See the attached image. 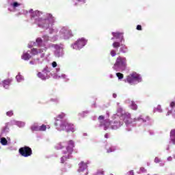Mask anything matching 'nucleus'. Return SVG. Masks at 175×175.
<instances>
[{"mask_svg":"<svg viewBox=\"0 0 175 175\" xmlns=\"http://www.w3.org/2000/svg\"><path fill=\"white\" fill-rule=\"evenodd\" d=\"M125 81L131 85H133L136 83H142V77L137 72H133L126 77Z\"/></svg>","mask_w":175,"mask_h":175,"instance_id":"f257e3e1","label":"nucleus"},{"mask_svg":"<svg viewBox=\"0 0 175 175\" xmlns=\"http://www.w3.org/2000/svg\"><path fill=\"white\" fill-rule=\"evenodd\" d=\"M113 66L116 70H125L126 69V58L121 56L118 57Z\"/></svg>","mask_w":175,"mask_h":175,"instance_id":"f03ea898","label":"nucleus"},{"mask_svg":"<svg viewBox=\"0 0 175 175\" xmlns=\"http://www.w3.org/2000/svg\"><path fill=\"white\" fill-rule=\"evenodd\" d=\"M59 131H65L66 132L69 133V132L73 133L76 130L75 129V124L69 123V122L64 120L60 124Z\"/></svg>","mask_w":175,"mask_h":175,"instance_id":"7ed1b4c3","label":"nucleus"},{"mask_svg":"<svg viewBox=\"0 0 175 175\" xmlns=\"http://www.w3.org/2000/svg\"><path fill=\"white\" fill-rule=\"evenodd\" d=\"M68 146L66 148L67 151L64 152V155L62 157V159H68L70 158L72 152H73V147H75V142L72 140H70L68 142Z\"/></svg>","mask_w":175,"mask_h":175,"instance_id":"20e7f679","label":"nucleus"},{"mask_svg":"<svg viewBox=\"0 0 175 175\" xmlns=\"http://www.w3.org/2000/svg\"><path fill=\"white\" fill-rule=\"evenodd\" d=\"M20 155L24 157L25 158H28L32 155V148L29 146H23L18 150Z\"/></svg>","mask_w":175,"mask_h":175,"instance_id":"39448f33","label":"nucleus"},{"mask_svg":"<svg viewBox=\"0 0 175 175\" xmlns=\"http://www.w3.org/2000/svg\"><path fill=\"white\" fill-rule=\"evenodd\" d=\"M86 43L87 40L85 39L80 38L72 45V48L75 50H80V49H83V47H84Z\"/></svg>","mask_w":175,"mask_h":175,"instance_id":"423d86ee","label":"nucleus"},{"mask_svg":"<svg viewBox=\"0 0 175 175\" xmlns=\"http://www.w3.org/2000/svg\"><path fill=\"white\" fill-rule=\"evenodd\" d=\"M114 118L113 125H112L111 128L112 129H118L122 125V121H121V118L118 114L115 115Z\"/></svg>","mask_w":175,"mask_h":175,"instance_id":"0eeeda50","label":"nucleus"},{"mask_svg":"<svg viewBox=\"0 0 175 175\" xmlns=\"http://www.w3.org/2000/svg\"><path fill=\"white\" fill-rule=\"evenodd\" d=\"M61 33L63 34L64 39H69V38L73 36V34H72V31L66 29L65 28L62 29Z\"/></svg>","mask_w":175,"mask_h":175,"instance_id":"6e6552de","label":"nucleus"},{"mask_svg":"<svg viewBox=\"0 0 175 175\" xmlns=\"http://www.w3.org/2000/svg\"><path fill=\"white\" fill-rule=\"evenodd\" d=\"M121 118L125 124H131V115L129 113H122Z\"/></svg>","mask_w":175,"mask_h":175,"instance_id":"1a4fd4ad","label":"nucleus"},{"mask_svg":"<svg viewBox=\"0 0 175 175\" xmlns=\"http://www.w3.org/2000/svg\"><path fill=\"white\" fill-rule=\"evenodd\" d=\"M79 168L78 170L79 173H81V172H84V170H87V167L88 166L87 165V163H84V161H81L79 164Z\"/></svg>","mask_w":175,"mask_h":175,"instance_id":"9d476101","label":"nucleus"},{"mask_svg":"<svg viewBox=\"0 0 175 175\" xmlns=\"http://www.w3.org/2000/svg\"><path fill=\"white\" fill-rule=\"evenodd\" d=\"M110 125H111V122H110L109 120H105L100 122V126H105V131H106V129H107Z\"/></svg>","mask_w":175,"mask_h":175,"instance_id":"9b49d317","label":"nucleus"},{"mask_svg":"<svg viewBox=\"0 0 175 175\" xmlns=\"http://www.w3.org/2000/svg\"><path fill=\"white\" fill-rule=\"evenodd\" d=\"M12 79H7L2 81V85L4 88H9V85H10V83H12Z\"/></svg>","mask_w":175,"mask_h":175,"instance_id":"f8f14e48","label":"nucleus"},{"mask_svg":"<svg viewBox=\"0 0 175 175\" xmlns=\"http://www.w3.org/2000/svg\"><path fill=\"white\" fill-rule=\"evenodd\" d=\"M43 53V49H35V48H33L31 50V54H32V55H38V54H40Z\"/></svg>","mask_w":175,"mask_h":175,"instance_id":"ddd939ff","label":"nucleus"},{"mask_svg":"<svg viewBox=\"0 0 175 175\" xmlns=\"http://www.w3.org/2000/svg\"><path fill=\"white\" fill-rule=\"evenodd\" d=\"M112 35L114 38H116V39H120V38H121L120 42H122V40H124V36H122V33H119V32H113Z\"/></svg>","mask_w":175,"mask_h":175,"instance_id":"4468645a","label":"nucleus"},{"mask_svg":"<svg viewBox=\"0 0 175 175\" xmlns=\"http://www.w3.org/2000/svg\"><path fill=\"white\" fill-rule=\"evenodd\" d=\"M38 77H40V79H42V80H46V79L47 77V74H46V72H44V70L42 71V72H38Z\"/></svg>","mask_w":175,"mask_h":175,"instance_id":"2eb2a0df","label":"nucleus"},{"mask_svg":"<svg viewBox=\"0 0 175 175\" xmlns=\"http://www.w3.org/2000/svg\"><path fill=\"white\" fill-rule=\"evenodd\" d=\"M31 57L32 56H31V55H29V53H25L21 56V58H22V59H24L25 61H28V59H31Z\"/></svg>","mask_w":175,"mask_h":175,"instance_id":"dca6fc26","label":"nucleus"},{"mask_svg":"<svg viewBox=\"0 0 175 175\" xmlns=\"http://www.w3.org/2000/svg\"><path fill=\"white\" fill-rule=\"evenodd\" d=\"M170 139H171V142H172L173 144H175V129H172L170 131Z\"/></svg>","mask_w":175,"mask_h":175,"instance_id":"f3484780","label":"nucleus"},{"mask_svg":"<svg viewBox=\"0 0 175 175\" xmlns=\"http://www.w3.org/2000/svg\"><path fill=\"white\" fill-rule=\"evenodd\" d=\"M40 16H42V12L40 11H36L31 14V17H33V18L36 17H40Z\"/></svg>","mask_w":175,"mask_h":175,"instance_id":"a211bd4d","label":"nucleus"},{"mask_svg":"<svg viewBox=\"0 0 175 175\" xmlns=\"http://www.w3.org/2000/svg\"><path fill=\"white\" fill-rule=\"evenodd\" d=\"M58 55L57 57H62L64 55V48L61 47L57 50Z\"/></svg>","mask_w":175,"mask_h":175,"instance_id":"6ab92c4d","label":"nucleus"},{"mask_svg":"<svg viewBox=\"0 0 175 175\" xmlns=\"http://www.w3.org/2000/svg\"><path fill=\"white\" fill-rule=\"evenodd\" d=\"M16 79L18 82L23 81V80H24V77H23V75H21L20 73L16 75Z\"/></svg>","mask_w":175,"mask_h":175,"instance_id":"aec40b11","label":"nucleus"},{"mask_svg":"<svg viewBox=\"0 0 175 175\" xmlns=\"http://www.w3.org/2000/svg\"><path fill=\"white\" fill-rule=\"evenodd\" d=\"M21 4L20 3H18V2H14L12 3H11V6H12V8L14 9H16V8H18V6H21Z\"/></svg>","mask_w":175,"mask_h":175,"instance_id":"412c9836","label":"nucleus"},{"mask_svg":"<svg viewBox=\"0 0 175 175\" xmlns=\"http://www.w3.org/2000/svg\"><path fill=\"white\" fill-rule=\"evenodd\" d=\"M131 108L132 109V110H137V105H136L134 101H131Z\"/></svg>","mask_w":175,"mask_h":175,"instance_id":"4be33fe9","label":"nucleus"},{"mask_svg":"<svg viewBox=\"0 0 175 175\" xmlns=\"http://www.w3.org/2000/svg\"><path fill=\"white\" fill-rule=\"evenodd\" d=\"M31 130L34 131L36 132H39L40 131V126L38 125H33L31 126Z\"/></svg>","mask_w":175,"mask_h":175,"instance_id":"5701e85b","label":"nucleus"},{"mask_svg":"<svg viewBox=\"0 0 175 175\" xmlns=\"http://www.w3.org/2000/svg\"><path fill=\"white\" fill-rule=\"evenodd\" d=\"M112 46H113V49H118V47H120V46H121V44L118 42H115L112 44Z\"/></svg>","mask_w":175,"mask_h":175,"instance_id":"b1692460","label":"nucleus"},{"mask_svg":"<svg viewBox=\"0 0 175 175\" xmlns=\"http://www.w3.org/2000/svg\"><path fill=\"white\" fill-rule=\"evenodd\" d=\"M1 143L3 146H6L8 144V140L5 137H2L1 139Z\"/></svg>","mask_w":175,"mask_h":175,"instance_id":"393cba45","label":"nucleus"},{"mask_svg":"<svg viewBox=\"0 0 175 175\" xmlns=\"http://www.w3.org/2000/svg\"><path fill=\"white\" fill-rule=\"evenodd\" d=\"M65 117V113H62L59 115L57 116V117L56 118V121H59V120L57 118H59V120H62Z\"/></svg>","mask_w":175,"mask_h":175,"instance_id":"a878e982","label":"nucleus"},{"mask_svg":"<svg viewBox=\"0 0 175 175\" xmlns=\"http://www.w3.org/2000/svg\"><path fill=\"white\" fill-rule=\"evenodd\" d=\"M36 43L38 44V46H42V43H43V40L42 38H38L36 39Z\"/></svg>","mask_w":175,"mask_h":175,"instance_id":"bb28decb","label":"nucleus"},{"mask_svg":"<svg viewBox=\"0 0 175 175\" xmlns=\"http://www.w3.org/2000/svg\"><path fill=\"white\" fill-rule=\"evenodd\" d=\"M116 76L119 79V80H122V79H124V74L121 72H117Z\"/></svg>","mask_w":175,"mask_h":175,"instance_id":"cd10ccee","label":"nucleus"},{"mask_svg":"<svg viewBox=\"0 0 175 175\" xmlns=\"http://www.w3.org/2000/svg\"><path fill=\"white\" fill-rule=\"evenodd\" d=\"M47 129V126L44 124H42V126H40V132H43Z\"/></svg>","mask_w":175,"mask_h":175,"instance_id":"c85d7f7f","label":"nucleus"},{"mask_svg":"<svg viewBox=\"0 0 175 175\" xmlns=\"http://www.w3.org/2000/svg\"><path fill=\"white\" fill-rule=\"evenodd\" d=\"M63 148H64V145L62 144V143H59L56 146L57 150H62Z\"/></svg>","mask_w":175,"mask_h":175,"instance_id":"c756f323","label":"nucleus"},{"mask_svg":"<svg viewBox=\"0 0 175 175\" xmlns=\"http://www.w3.org/2000/svg\"><path fill=\"white\" fill-rule=\"evenodd\" d=\"M110 55H111V57H116V55H117V52L116 51V50L113 49L111 51Z\"/></svg>","mask_w":175,"mask_h":175,"instance_id":"7c9ffc66","label":"nucleus"},{"mask_svg":"<svg viewBox=\"0 0 175 175\" xmlns=\"http://www.w3.org/2000/svg\"><path fill=\"white\" fill-rule=\"evenodd\" d=\"M96 175H105V172H103V170H99L97 172Z\"/></svg>","mask_w":175,"mask_h":175,"instance_id":"2f4dec72","label":"nucleus"},{"mask_svg":"<svg viewBox=\"0 0 175 175\" xmlns=\"http://www.w3.org/2000/svg\"><path fill=\"white\" fill-rule=\"evenodd\" d=\"M37 21H42V23H48L49 22V20L47 19H44V20H42V18H38V19H37Z\"/></svg>","mask_w":175,"mask_h":175,"instance_id":"473e14b6","label":"nucleus"},{"mask_svg":"<svg viewBox=\"0 0 175 175\" xmlns=\"http://www.w3.org/2000/svg\"><path fill=\"white\" fill-rule=\"evenodd\" d=\"M126 49V46H125V45H124L123 46H122V47L120 48V51H121L122 53H126V51H125Z\"/></svg>","mask_w":175,"mask_h":175,"instance_id":"72a5a7b5","label":"nucleus"},{"mask_svg":"<svg viewBox=\"0 0 175 175\" xmlns=\"http://www.w3.org/2000/svg\"><path fill=\"white\" fill-rule=\"evenodd\" d=\"M113 151H116V148L111 147L107 150V152H113Z\"/></svg>","mask_w":175,"mask_h":175,"instance_id":"f704fd0d","label":"nucleus"},{"mask_svg":"<svg viewBox=\"0 0 175 175\" xmlns=\"http://www.w3.org/2000/svg\"><path fill=\"white\" fill-rule=\"evenodd\" d=\"M7 116H8V117H12V116H13V111H9L6 113Z\"/></svg>","mask_w":175,"mask_h":175,"instance_id":"c9c22d12","label":"nucleus"},{"mask_svg":"<svg viewBox=\"0 0 175 175\" xmlns=\"http://www.w3.org/2000/svg\"><path fill=\"white\" fill-rule=\"evenodd\" d=\"M98 120L99 121H102V120H105V116L101 115V116H98Z\"/></svg>","mask_w":175,"mask_h":175,"instance_id":"e433bc0d","label":"nucleus"},{"mask_svg":"<svg viewBox=\"0 0 175 175\" xmlns=\"http://www.w3.org/2000/svg\"><path fill=\"white\" fill-rule=\"evenodd\" d=\"M52 66H53V68H57V62H53Z\"/></svg>","mask_w":175,"mask_h":175,"instance_id":"4c0bfd02","label":"nucleus"},{"mask_svg":"<svg viewBox=\"0 0 175 175\" xmlns=\"http://www.w3.org/2000/svg\"><path fill=\"white\" fill-rule=\"evenodd\" d=\"M137 31H142V25H138L137 26Z\"/></svg>","mask_w":175,"mask_h":175,"instance_id":"58836bf2","label":"nucleus"},{"mask_svg":"<svg viewBox=\"0 0 175 175\" xmlns=\"http://www.w3.org/2000/svg\"><path fill=\"white\" fill-rule=\"evenodd\" d=\"M49 17L52 20V21H54V17H53V15L51 14H49Z\"/></svg>","mask_w":175,"mask_h":175,"instance_id":"ea45409f","label":"nucleus"},{"mask_svg":"<svg viewBox=\"0 0 175 175\" xmlns=\"http://www.w3.org/2000/svg\"><path fill=\"white\" fill-rule=\"evenodd\" d=\"M170 106L171 107H174L175 106V103L174 101H172L171 103H170Z\"/></svg>","mask_w":175,"mask_h":175,"instance_id":"a19ab883","label":"nucleus"},{"mask_svg":"<svg viewBox=\"0 0 175 175\" xmlns=\"http://www.w3.org/2000/svg\"><path fill=\"white\" fill-rule=\"evenodd\" d=\"M78 2H82V3H85V0H77Z\"/></svg>","mask_w":175,"mask_h":175,"instance_id":"79ce46f5","label":"nucleus"},{"mask_svg":"<svg viewBox=\"0 0 175 175\" xmlns=\"http://www.w3.org/2000/svg\"><path fill=\"white\" fill-rule=\"evenodd\" d=\"M154 162H156V163H158V162H159V159L155 158Z\"/></svg>","mask_w":175,"mask_h":175,"instance_id":"37998d69","label":"nucleus"},{"mask_svg":"<svg viewBox=\"0 0 175 175\" xmlns=\"http://www.w3.org/2000/svg\"><path fill=\"white\" fill-rule=\"evenodd\" d=\"M105 139H109V134L106 133L105 135Z\"/></svg>","mask_w":175,"mask_h":175,"instance_id":"c03bdc74","label":"nucleus"},{"mask_svg":"<svg viewBox=\"0 0 175 175\" xmlns=\"http://www.w3.org/2000/svg\"><path fill=\"white\" fill-rule=\"evenodd\" d=\"M113 98H117V95H116V94H113Z\"/></svg>","mask_w":175,"mask_h":175,"instance_id":"a18cd8bd","label":"nucleus"},{"mask_svg":"<svg viewBox=\"0 0 175 175\" xmlns=\"http://www.w3.org/2000/svg\"><path fill=\"white\" fill-rule=\"evenodd\" d=\"M40 24V25H42V27H46V25H44V24H42V23H39Z\"/></svg>","mask_w":175,"mask_h":175,"instance_id":"49530a36","label":"nucleus"},{"mask_svg":"<svg viewBox=\"0 0 175 175\" xmlns=\"http://www.w3.org/2000/svg\"><path fill=\"white\" fill-rule=\"evenodd\" d=\"M55 126H58V123L55 122Z\"/></svg>","mask_w":175,"mask_h":175,"instance_id":"de8ad7c7","label":"nucleus"},{"mask_svg":"<svg viewBox=\"0 0 175 175\" xmlns=\"http://www.w3.org/2000/svg\"><path fill=\"white\" fill-rule=\"evenodd\" d=\"M30 64H31V65H33V62H30Z\"/></svg>","mask_w":175,"mask_h":175,"instance_id":"09e8293b","label":"nucleus"},{"mask_svg":"<svg viewBox=\"0 0 175 175\" xmlns=\"http://www.w3.org/2000/svg\"><path fill=\"white\" fill-rule=\"evenodd\" d=\"M87 173H88V172H87V171H86V172H85V174H87Z\"/></svg>","mask_w":175,"mask_h":175,"instance_id":"8fccbe9b","label":"nucleus"},{"mask_svg":"<svg viewBox=\"0 0 175 175\" xmlns=\"http://www.w3.org/2000/svg\"><path fill=\"white\" fill-rule=\"evenodd\" d=\"M77 5V3H75V6Z\"/></svg>","mask_w":175,"mask_h":175,"instance_id":"3c124183","label":"nucleus"},{"mask_svg":"<svg viewBox=\"0 0 175 175\" xmlns=\"http://www.w3.org/2000/svg\"><path fill=\"white\" fill-rule=\"evenodd\" d=\"M29 49H31V46H29Z\"/></svg>","mask_w":175,"mask_h":175,"instance_id":"603ef678","label":"nucleus"}]
</instances>
